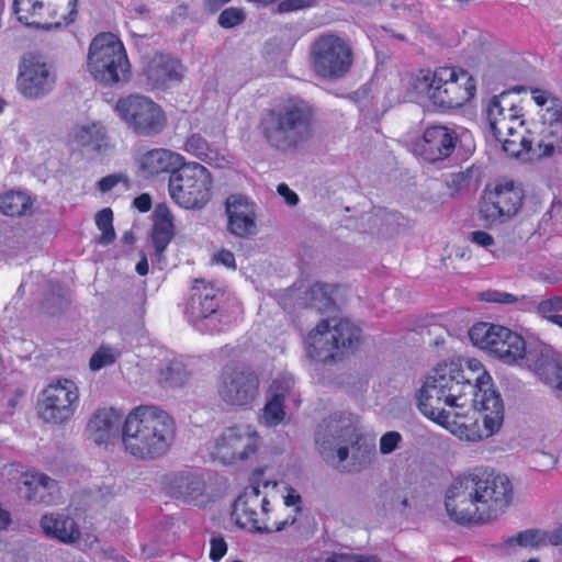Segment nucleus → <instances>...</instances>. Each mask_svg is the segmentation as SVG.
<instances>
[{
  "label": "nucleus",
  "mask_w": 562,
  "mask_h": 562,
  "mask_svg": "<svg viewBox=\"0 0 562 562\" xmlns=\"http://www.w3.org/2000/svg\"><path fill=\"white\" fill-rule=\"evenodd\" d=\"M513 498L514 487L507 475L476 467L453 479L446 492L445 506L454 522L477 526L496 519Z\"/></svg>",
  "instance_id": "nucleus-1"
},
{
  "label": "nucleus",
  "mask_w": 562,
  "mask_h": 562,
  "mask_svg": "<svg viewBox=\"0 0 562 562\" xmlns=\"http://www.w3.org/2000/svg\"><path fill=\"white\" fill-rule=\"evenodd\" d=\"M469 338L474 346L508 364L526 360L543 383L562 391V357L551 348L537 347L528 350L521 335L487 322L475 323L469 330Z\"/></svg>",
  "instance_id": "nucleus-2"
},
{
  "label": "nucleus",
  "mask_w": 562,
  "mask_h": 562,
  "mask_svg": "<svg viewBox=\"0 0 562 562\" xmlns=\"http://www.w3.org/2000/svg\"><path fill=\"white\" fill-rule=\"evenodd\" d=\"M418 395L435 400H470L477 407H484L488 403L503 404L501 394L494 389L491 374L476 358L468 359L464 366L460 359L438 363Z\"/></svg>",
  "instance_id": "nucleus-3"
},
{
  "label": "nucleus",
  "mask_w": 562,
  "mask_h": 562,
  "mask_svg": "<svg viewBox=\"0 0 562 562\" xmlns=\"http://www.w3.org/2000/svg\"><path fill=\"white\" fill-rule=\"evenodd\" d=\"M419 411L428 419L467 441H479L497 432L504 419V404L477 407L470 400L450 401L417 396Z\"/></svg>",
  "instance_id": "nucleus-4"
},
{
  "label": "nucleus",
  "mask_w": 562,
  "mask_h": 562,
  "mask_svg": "<svg viewBox=\"0 0 562 562\" xmlns=\"http://www.w3.org/2000/svg\"><path fill=\"white\" fill-rule=\"evenodd\" d=\"M176 431L169 413L156 405L142 404L132 408L122 423V445L136 459L156 460L170 450Z\"/></svg>",
  "instance_id": "nucleus-5"
},
{
  "label": "nucleus",
  "mask_w": 562,
  "mask_h": 562,
  "mask_svg": "<svg viewBox=\"0 0 562 562\" xmlns=\"http://www.w3.org/2000/svg\"><path fill=\"white\" fill-rule=\"evenodd\" d=\"M409 88L439 110L459 109L476 94V80L459 66L420 68L409 77Z\"/></svg>",
  "instance_id": "nucleus-6"
},
{
  "label": "nucleus",
  "mask_w": 562,
  "mask_h": 562,
  "mask_svg": "<svg viewBox=\"0 0 562 562\" xmlns=\"http://www.w3.org/2000/svg\"><path fill=\"white\" fill-rule=\"evenodd\" d=\"M313 122L312 105L302 99H290L263 112L259 131L273 147L295 146L311 135Z\"/></svg>",
  "instance_id": "nucleus-7"
},
{
  "label": "nucleus",
  "mask_w": 562,
  "mask_h": 562,
  "mask_svg": "<svg viewBox=\"0 0 562 562\" xmlns=\"http://www.w3.org/2000/svg\"><path fill=\"white\" fill-rule=\"evenodd\" d=\"M232 517L237 526L261 533L281 531L296 522V516L281 502L271 504L259 485L244 488L233 504Z\"/></svg>",
  "instance_id": "nucleus-8"
},
{
  "label": "nucleus",
  "mask_w": 562,
  "mask_h": 562,
  "mask_svg": "<svg viewBox=\"0 0 562 562\" xmlns=\"http://www.w3.org/2000/svg\"><path fill=\"white\" fill-rule=\"evenodd\" d=\"M87 69L91 77L104 85L125 82L131 76V64L120 37L111 32H101L90 42Z\"/></svg>",
  "instance_id": "nucleus-9"
},
{
  "label": "nucleus",
  "mask_w": 562,
  "mask_h": 562,
  "mask_svg": "<svg viewBox=\"0 0 562 562\" xmlns=\"http://www.w3.org/2000/svg\"><path fill=\"white\" fill-rule=\"evenodd\" d=\"M360 341V328L347 318L322 319L306 338V352L312 360L328 363L353 352Z\"/></svg>",
  "instance_id": "nucleus-10"
},
{
  "label": "nucleus",
  "mask_w": 562,
  "mask_h": 562,
  "mask_svg": "<svg viewBox=\"0 0 562 562\" xmlns=\"http://www.w3.org/2000/svg\"><path fill=\"white\" fill-rule=\"evenodd\" d=\"M168 191L171 200L184 210H202L213 196L211 171L195 161H186L169 175Z\"/></svg>",
  "instance_id": "nucleus-11"
},
{
  "label": "nucleus",
  "mask_w": 562,
  "mask_h": 562,
  "mask_svg": "<svg viewBox=\"0 0 562 562\" xmlns=\"http://www.w3.org/2000/svg\"><path fill=\"white\" fill-rule=\"evenodd\" d=\"M531 99L542 109L541 126L532 131L531 159L562 154V100L541 88L530 89Z\"/></svg>",
  "instance_id": "nucleus-12"
},
{
  "label": "nucleus",
  "mask_w": 562,
  "mask_h": 562,
  "mask_svg": "<svg viewBox=\"0 0 562 562\" xmlns=\"http://www.w3.org/2000/svg\"><path fill=\"white\" fill-rule=\"evenodd\" d=\"M113 111L127 130L138 137H156L168 125V115L164 108L140 93H130L119 98Z\"/></svg>",
  "instance_id": "nucleus-13"
},
{
  "label": "nucleus",
  "mask_w": 562,
  "mask_h": 562,
  "mask_svg": "<svg viewBox=\"0 0 562 562\" xmlns=\"http://www.w3.org/2000/svg\"><path fill=\"white\" fill-rule=\"evenodd\" d=\"M351 44L334 32L315 37L310 48V63L314 74L327 80L345 77L353 65Z\"/></svg>",
  "instance_id": "nucleus-14"
},
{
  "label": "nucleus",
  "mask_w": 562,
  "mask_h": 562,
  "mask_svg": "<svg viewBox=\"0 0 562 562\" xmlns=\"http://www.w3.org/2000/svg\"><path fill=\"white\" fill-rule=\"evenodd\" d=\"M13 13L26 26H68L77 16V0H13Z\"/></svg>",
  "instance_id": "nucleus-15"
},
{
  "label": "nucleus",
  "mask_w": 562,
  "mask_h": 562,
  "mask_svg": "<svg viewBox=\"0 0 562 562\" xmlns=\"http://www.w3.org/2000/svg\"><path fill=\"white\" fill-rule=\"evenodd\" d=\"M259 375L249 366L231 363L222 368L217 380V393L227 405L251 407L259 395Z\"/></svg>",
  "instance_id": "nucleus-16"
},
{
  "label": "nucleus",
  "mask_w": 562,
  "mask_h": 562,
  "mask_svg": "<svg viewBox=\"0 0 562 562\" xmlns=\"http://www.w3.org/2000/svg\"><path fill=\"white\" fill-rule=\"evenodd\" d=\"M524 198V189L513 180L486 184L480 199V217L491 224L506 222L519 212Z\"/></svg>",
  "instance_id": "nucleus-17"
},
{
  "label": "nucleus",
  "mask_w": 562,
  "mask_h": 562,
  "mask_svg": "<svg viewBox=\"0 0 562 562\" xmlns=\"http://www.w3.org/2000/svg\"><path fill=\"white\" fill-rule=\"evenodd\" d=\"M258 449V435L243 426H233L223 431L211 442L209 452L213 461L233 464L247 460Z\"/></svg>",
  "instance_id": "nucleus-18"
},
{
  "label": "nucleus",
  "mask_w": 562,
  "mask_h": 562,
  "mask_svg": "<svg viewBox=\"0 0 562 562\" xmlns=\"http://www.w3.org/2000/svg\"><path fill=\"white\" fill-rule=\"evenodd\" d=\"M78 401L76 383L69 379H59L43 391L38 414L47 423L63 424L71 418Z\"/></svg>",
  "instance_id": "nucleus-19"
},
{
  "label": "nucleus",
  "mask_w": 562,
  "mask_h": 562,
  "mask_svg": "<svg viewBox=\"0 0 562 562\" xmlns=\"http://www.w3.org/2000/svg\"><path fill=\"white\" fill-rule=\"evenodd\" d=\"M57 75L50 64L31 56L23 59L20 65L16 86L25 98L40 99L54 90Z\"/></svg>",
  "instance_id": "nucleus-20"
},
{
  "label": "nucleus",
  "mask_w": 562,
  "mask_h": 562,
  "mask_svg": "<svg viewBox=\"0 0 562 562\" xmlns=\"http://www.w3.org/2000/svg\"><path fill=\"white\" fill-rule=\"evenodd\" d=\"M227 232L240 239L250 238L257 234V205L245 194L232 193L225 202Z\"/></svg>",
  "instance_id": "nucleus-21"
},
{
  "label": "nucleus",
  "mask_w": 562,
  "mask_h": 562,
  "mask_svg": "<svg viewBox=\"0 0 562 562\" xmlns=\"http://www.w3.org/2000/svg\"><path fill=\"white\" fill-rule=\"evenodd\" d=\"M225 292L213 282L195 279L186 307L190 322L198 323L212 316L222 317Z\"/></svg>",
  "instance_id": "nucleus-22"
},
{
  "label": "nucleus",
  "mask_w": 562,
  "mask_h": 562,
  "mask_svg": "<svg viewBox=\"0 0 562 562\" xmlns=\"http://www.w3.org/2000/svg\"><path fill=\"white\" fill-rule=\"evenodd\" d=\"M182 72V64L178 58L169 54L157 53L144 66L142 77L150 90H158L180 82L183 77Z\"/></svg>",
  "instance_id": "nucleus-23"
},
{
  "label": "nucleus",
  "mask_w": 562,
  "mask_h": 562,
  "mask_svg": "<svg viewBox=\"0 0 562 562\" xmlns=\"http://www.w3.org/2000/svg\"><path fill=\"white\" fill-rule=\"evenodd\" d=\"M521 106L515 104L508 92L494 95L487 106V121L491 135H501L510 132L514 125L524 127Z\"/></svg>",
  "instance_id": "nucleus-24"
},
{
  "label": "nucleus",
  "mask_w": 562,
  "mask_h": 562,
  "mask_svg": "<svg viewBox=\"0 0 562 562\" xmlns=\"http://www.w3.org/2000/svg\"><path fill=\"white\" fill-rule=\"evenodd\" d=\"M457 134L454 131L432 125L424 131L423 138L415 144V151L425 160L436 162L449 157L456 147Z\"/></svg>",
  "instance_id": "nucleus-25"
},
{
  "label": "nucleus",
  "mask_w": 562,
  "mask_h": 562,
  "mask_svg": "<svg viewBox=\"0 0 562 562\" xmlns=\"http://www.w3.org/2000/svg\"><path fill=\"white\" fill-rule=\"evenodd\" d=\"M19 496L26 502L36 504H50L54 493L57 492V482L37 471H26L20 474L16 481Z\"/></svg>",
  "instance_id": "nucleus-26"
},
{
  "label": "nucleus",
  "mask_w": 562,
  "mask_h": 562,
  "mask_svg": "<svg viewBox=\"0 0 562 562\" xmlns=\"http://www.w3.org/2000/svg\"><path fill=\"white\" fill-rule=\"evenodd\" d=\"M186 158L176 151L167 148H153L140 154L137 158V165L140 173L146 177H156L169 172L183 162Z\"/></svg>",
  "instance_id": "nucleus-27"
},
{
  "label": "nucleus",
  "mask_w": 562,
  "mask_h": 562,
  "mask_svg": "<svg viewBox=\"0 0 562 562\" xmlns=\"http://www.w3.org/2000/svg\"><path fill=\"white\" fill-rule=\"evenodd\" d=\"M167 493L177 499L192 502L203 495L205 491V481L192 472H177L166 476Z\"/></svg>",
  "instance_id": "nucleus-28"
},
{
  "label": "nucleus",
  "mask_w": 562,
  "mask_h": 562,
  "mask_svg": "<svg viewBox=\"0 0 562 562\" xmlns=\"http://www.w3.org/2000/svg\"><path fill=\"white\" fill-rule=\"evenodd\" d=\"M122 414L114 408L98 409L88 423L87 430L97 445H106L122 426Z\"/></svg>",
  "instance_id": "nucleus-29"
},
{
  "label": "nucleus",
  "mask_w": 562,
  "mask_h": 562,
  "mask_svg": "<svg viewBox=\"0 0 562 562\" xmlns=\"http://www.w3.org/2000/svg\"><path fill=\"white\" fill-rule=\"evenodd\" d=\"M173 215L166 203L156 205L153 213L150 238L158 256H161L175 237Z\"/></svg>",
  "instance_id": "nucleus-30"
},
{
  "label": "nucleus",
  "mask_w": 562,
  "mask_h": 562,
  "mask_svg": "<svg viewBox=\"0 0 562 562\" xmlns=\"http://www.w3.org/2000/svg\"><path fill=\"white\" fill-rule=\"evenodd\" d=\"M43 532L65 543H72L80 537V531L72 518L63 514H46L41 518Z\"/></svg>",
  "instance_id": "nucleus-31"
},
{
  "label": "nucleus",
  "mask_w": 562,
  "mask_h": 562,
  "mask_svg": "<svg viewBox=\"0 0 562 562\" xmlns=\"http://www.w3.org/2000/svg\"><path fill=\"white\" fill-rule=\"evenodd\" d=\"M492 137L507 156L519 157L525 154L528 159H531V130L519 128V125H514L510 132H505L499 137L498 135H492Z\"/></svg>",
  "instance_id": "nucleus-32"
},
{
  "label": "nucleus",
  "mask_w": 562,
  "mask_h": 562,
  "mask_svg": "<svg viewBox=\"0 0 562 562\" xmlns=\"http://www.w3.org/2000/svg\"><path fill=\"white\" fill-rule=\"evenodd\" d=\"M32 206V198L22 191L9 190L0 195V212L5 216L26 215Z\"/></svg>",
  "instance_id": "nucleus-33"
},
{
  "label": "nucleus",
  "mask_w": 562,
  "mask_h": 562,
  "mask_svg": "<svg viewBox=\"0 0 562 562\" xmlns=\"http://www.w3.org/2000/svg\"><path fill=\"white\" fill-rule=\"evenodd\" d=\"M81 143L97 153H102L109 147V137L104 126L92 123L80 131Z\"/></svg>",
  "instance_id": "nucleus-34"
},
{
  "label": "nucleus",
  "mask_w": 562,
  "mask_h": 562,
  "mask_svg": "<svg viewBox=\"0 0 562 562\" xmlns=\"http://www.w3.org/2000/svg\"><path fill=\"white\" fill-rule=\"evenodd\" d=\"M95 225L101 231L97 239L98 244L103 246L112 244L116 235L113 227V211L110 207H104L97 213Z\"/></svg>",
  "instance_id": "nucleus-35"
},
{
  "label": "nucleus",
  "mask_w": 562,
  "mask_h": 562,
  "mask_svg": "<svg viewBox=\"0 0 562 562\" xmlns=\"http://www.w3.org/2000/svg\"><path fill=\"white\" fill-rule=\"evenodd\" d=\"M544 530L540 529H527L519 531L517 535L508 538L506 543L509 546H519L522 548L538 549L546 547L544 542Z\"/></svg>",
  "instance_id": "nucleus-36"
},
{
  "label": "nucleus",
  "mask_w": 562,
  "mask_h": 562,
  "mask_svg": "<svg viewBox=\"0 0 562 562\" xmlns=\"http://www.w3.org/2000/svg\"><path fill=\"white\" fill-rule=\"evenodd\" d=\"M183 149L205 162L213 160L216 155L215 151L210 148L207 140L200 134H192L187 137Z\"/></svg>",
  "instance_id": "nucleus-37"
},
{
  "label": "nucleus",
  "mask_w": 562,
  "mask_h": 562,
  "mask_svg": "<svg viewBox=\"0 0 562 562\" xmlns=\"http://www.w3.org/2000/svg\"><path fill=\"white\" fill-rule=\"evenodd\" d=\"M263 419L268 426L279 425L285 417L284 395L274 394L263 407Z\"/></svg>",
  "instance_id": "nucleus-38"
},
{
  "label": "nucleus",
  "mask_w": 562,
  "mask_h": 562,
  "mask_svg": "<svg viewBox=\"0 0 562 562\" xmlns=\"http://www.w3.org/2000/svg\"><path fill=\"white\" fill-rule=\"evenodd\" d=\"M121 352L110 345H101L91 356L89 368L91 371H99L102 368L112 366L116 362Z\"/></svg>",
  "instance_id": "nucleus-39"
},
{
  "label": "nucleus",
  "mask_w": 562,
  "mask_h": 562,
  "mask_svg": "<svg viewBox=\"0 0 562 562\" xmlns=\"http://www.w3.org/2000/svg\"><path fill=\"white\" fill-rule=\"evenodd\" d=\"M560 312H562V295L541 300L537 305V313L554 325L557 318L562 317V314H559Z\"/></svg>",
  "instance_id": "nucleus-40"
},
{
  "label": "nucleus",
  "mask_w": 562,
  "mask_h": 562,
  "mask_svg": "<svg viewBox=\"0 0 562 562\" xmlns=\"http://www.w3.org/2000/svg\"><path fill=\"white\" fill-rule=\"evenodd\" d=\"M246 20V12L243 8L229 7L224 9L218 18L217 23L221 27L228 30L240 25Z\"/></svg>",
  "instance_id": "nucleus-41"
},
{
  "label": "nucleus",
  "mask_w": 562,
  "mask_h": 562,
  "mask_svg": "<svg viewBox=\"0 0 562 562\" xmlns=\"http://www.w3.org/2000/svg\"><path fill=\"white\" fill-rule=\"evenodd\" d=\"M227 542L220 533L213 532L210 539L209 558L213 562H220L227 553Z\"/></svg>",
  "instance_id": "nucleus-42"
},
{
  "label": "nucleus",
  "mask_w": 562,
  "mask_h": 562,
  "mask_svg": "<svg viewBox=\"0 0 562 562\" xmlns=\"http://www.w3.org/2000/svg\"><path fill=\"white\" fill-rule=\"evenodd\" d=\"M480 299L490 303L512 304L517 297L508 292L498 290H487L481 293Z\"/></svg>",
  "instance_id": "nucleus-43"
},
{
  "label": "nucleus",
  "mask_w": 562,
  "mask_h": 562,
  "mask_svg": "<svg viewBox=\"0 0 562 562\" xmlns=\"http://www.w3.org/2000/svg\"><path fill=\"white\" fill-rule=\"evenodd\" d=\"M315 0H280L277 7L279 13H289L311 8L315 4Z\"/></svg>",
  "instance_id": "nucleus-44"
},
{
  "label": "nucleus",
  "mask_w": 562,
  "mask_h": 562,
  "mask_svg": "<svg viewBox=\"0 0 562 562\" xmlns=\"http://www.w3.org/2000/svg\"><path fill=\"white\" fill-rule=\"evenodd\" d=\"M402 440V436L397 431H387L380 439V451L383 454L393 452Z\"/></svg>",
  "instance_id": "nucleus-45"
},
{
  "label": "nucleus",
  "mask_w": 562,
  "mask_h": 562,
  "mask_svg": "<svg viewBox=\"0 0 562 562\" xmlns=\"http://www.w3.org/2000/svg\"><path fill=\"white\" fill-rule=\"evenodd\" d=\"M212 262L215 265L224 266L228 269H236V260L234 254L228 249H220L212 256Z\"/></svg>",
  "instance_id": "nucleus-46"
},
{
  "label": "nucleus",
  "mask_w": 562,
  "mask_h": 562,
  "mask_svg": "<svg viewBox=\"0 0 562 562\" xmlns=\"http://www.w3.org/2000/svg\"><path fill=\"white\" fill-rule=\"evenodd\" d=\"M301 503V495L294 488H290L288 491V494L284 496V501L281 503V505L286 506L288 510H290L293 515L297 516V514L302 512Z\"/></svg>",
  "instance_id": "nucleus-47"
},
{
  "label": "nucleus",
  "mask_w": 562,
  "mask_h": 562,
  "mask_svg": "<svg viewBox=\"0 0 562 562\" xmlns=\"http://www.w3.org/2000/svg\"><path fill=\"white\" fill-rule=\"evenodd\" d=\"M470 240L484 249H490L495 245L494 237L485 231H473L470 234Z\"/></svg>",
  "instance_id": "nucleus-48"
},
{
  "label": "nucleus",
  "mask_w": 562,
  "mask_h": 562,
  "mask_svg": "<svg viewBox=\"0 0 562 562\" xmlns=\"http://www.w3.org/2000/svg\"><path fill=\"white\" fill-rule=\"evenodd\" d=\"M124 177L122 175H109L101 178L98 182V188L101 192H109L116 187Z\"/></svg>",
  "instance_id": "nucleus-49"
},
{
  "label": "nucleus",
  "mask_w": 562,
  "mask_h": 562,
  "mask_svg": "<svg viewBox=\"0 0 562 562\" xmlns=\"http://www.w3.org/2000/svg\"><path fill=\"white\" fill-rule=\"evenodd\" d=\"M544 542L547 546L559 547L562 546V525H559L552 530H544Z\"/></svg>",
  "instance_id": "nucleus-50"
},
{
  "label": "nucleus",
  "mask_w": 562,
  "mask_h": 562,
  "mask_svg": "<svg viewBox=\"0 0 562 562\" xmlns=\"http://www.w3.org/2000/svg\"><path fill=\"white\" fill-rule=\"evenodd\" d=\"M153 201L148 193H142L133 201V206L142 213H146L151 209Z\"/></svg>",
  "instance_id": "nucleus-51"
},
{
  "label": "nucleus",
  "mask_w": 562,
  "mask_h": 562,
  "mask_svg": "<svg viewBox=\"0 0 562 562\" xmlns=\"http://www.w3.org/2000/svg\"><path fill=\"white\" fill-rule=\"evenodd\" d=\"M278 193L284 198L289 205H296L299 202V195L291 190L285 183H280L277 188Z\"/></svg>",
  "instance_id": "nucleus-52"
},
{
  "label": "nucleus",
  "mask_w": 562,
  "mask_h": 562,
  "mask_svg": "<svg viewBox=\"0 0 562 562\" xmlns=\"http://www.w3.org/2000/svg\"><path fill=\"white\" fill-rule=\"evenodd\" d=\"M471 177L465 172H458L451 176L450 186L457 190L469 187Z\"/></svg>",
  "instance_id": "nucleus-53"
},
{
  "label": "nucleus",
  "mask_w": 562,
  "mask_h": 562,
  "mask_svg": "<svg viewBox=\"0 0 562 562\" xmlns=\"http://www.w3.org/2000/svg\"><path fill=\"white\" fill-rule=\"evenodd\" d=\"M360 554L351 553H333L325 559H319L317 562H356Z\"/></svg>",
  "instance_id": "nucleus-54"
},
{
  "label": "nucleus",
  "mask_w": 562,
  "mask_h": 562,
  "mask_svg": "<svg viewBox=\"0 0 562 562\" xmlns=\"http://www.w3.org/2000/svg\"><path fill=\"white\" fill-rule=\"evenodd\" d=\"M231 1L232 0H204V7L207 11L214 13Z\"/></svg>",
  "instance_id": "nucleus-55"
},
{
  "label": "nucleus",
  "mask_w": 562,
  "mask_h": 562,
  "mask_svg": "<svg viewBox=\"0 0 562 562\" xmlns=\"http://www.w3.org/2000/svg\"><path fill=\"white\" fill-rule=\"evenodd\" d=\"M135 269L139 276H146L148 273V261L145 255L142 256Z\"/></svg>",
  "instance_id": "nucleus-56"
},
{
  "label": "nucleus",
  "mask_w": 562,
  "mask_h": 562,
  "mask_svg": "<svg viewBox=\"0 0 562 562\" xmlns=\"http://www.w3.org/2000/svg\"><path fill=\"white\" fill-rule=\"evenodd\" d=\"M11 522L10 514L0 507V530L5 529Z\"/></svg>",
  "instance_id": "nucleus-57"
},
{
  "label": "nucleus",
  "mask_w": 562,
  "mask_h": 562,
  "mask_svg": "<svg viewBox=\"0 0 562 562\" xmlns=\"http://www.w3.org/2000/svg\"><path fill=\"white\" fill-rule=\"evenodd\" d=\"M349 457V448L344 446V447H339L337 449V458L339 460V462H344L348 459Z\"/></svg>",
  "instance_id": "nucleus-58"
},
{
  "label": "nucleus",
  "mask_w": 562,
  "mask_h": 562,
  "mask_svg": "<svg viewBox=\"0 0 562 562\" xmlns=\"http://www.w3.org/2000/svg\"><path fill=\"white\" fill-rule=\"evenodd\" d=\"M356 562H382V561L375 555H359L357 558Z\"/></svg>",
  "instance_id": "nucleus-59"
},
{
  "label": "nucleus",
  "mask_w": 562,
  "mask_h": 562,
  "mask_svg": "<svg viewBox=\"0 0 562 562\" xmlns=\"http://www.w3.org/2000/svg\"><path fill=\"white\" fill-rule=\"evenodd\" d=\"M443 342H445V339H443L442 337L437 338V339L434 341V344H435L436 346L442 345Z\"/></svg>",
  "instance_id": "nucleus-60"
},
{
  "label": "nucleus",
  "mask_w": 562,
  "mask_h": 562,
  "mask_svg": "<svg viewBox=\"0 0 562 562\" xmlns=\"http://www.w3.org/2000/svg\"><path fill=\"white\" fill-rule=\"evenodd\" d=\"M555 325L562 328V317L557 318Z\"/></svg>",
  "instance_id": "nucleus-61"
},
{
  "label": "nucleus",
  "mask_w": 562,
  "mask_h": 562,
  "mask_svg": "<svg viewBox=\"0 0 562 562\" xmlns=\"http://www.w3.org/2000/svg\"><path fill=\"white\" fill-rule=\"evenodd\" d=\"M124 238H125L126 240H128V241H132V240H133V236H132V235H128V234H126V235L124 236Z\"/></svg>",
  "instance_id": "nucleus-62"
},
{
  "label": "nucleus",
  "mask_w": 562,
  "mask_h": 562,
  "mask_svg": "<svg viewBox=\"0 0 562 562\" xmlns=\"http://www.w3.org/2000/svg\"><path fill=\"white\" fill-rule=\"evenodd\" d=\"M526 562H540V560L538 558H531Z\"/></svg>",
  "instance_id": "nucleus-63"
}]
</instances>
